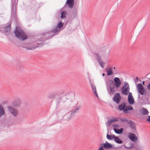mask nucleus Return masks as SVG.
Listing matches in <instances>:
<instances>
[{
	"label": "nucleus",
	"mask_w": 150,
	"mask_h": 150,
	"mask_svg": "<svg viewBox=\"0 0 150 150\" xmlns=\"http://www.w3.org/2000/svg\"><path fill=\"white\" fill-rule=\"evenodd\" d=\"M66 120L67 121L69 120L70 119L72 118L73 117H72L71 114L70 112L67 113L64 116Z\"/></svg>",
	"instance_id": "nucleus-20"
},
{
	"label": "nucleus",
	"mask_w": 150,
	"mask_h": 150,
	"mask_svg": "<svg viewBox=\"0 0 150 150\" xmlns=\"http://www.w3.org/2000/svg\"><path fill=\"white\" fill-rule=\"evenodd\" d=\"M43 45V43H38L37 45H34L30 46H22V47L28 50H33L38 47L42 46Z\"/></svg>",
	"instance_id": "nucleus-5"
},
{
	"label": "nucleus",
	"mask_w": 150,
	"mask_h": 150,
	"mask_svg": "<svg viewBox=\"0 0 150 150\" xmlns=\"http://www.w3.org/2000/svg\"><path fill=\"white\" fill-rule=\"evenodd\" d=\"M55 94L54 93H51L50 94L49 96L48 97L50 98H53L55 96Z\"/></svg>",
	"instance_id": "nucleus-35"
},
{
	"label": "nucleus",
	"mask_w": 150,
	"mask_h": 150,
	"mask_svg": "<svg viewBox=\"0 0 150 150\" xmlns=\"http://www.w3.org/2000/svg\"><path fill=\"white\" fill-rule=\"evenodd\" d=\"M113 69H115V67H113Z\"/></svg>",
	"instance_id": "nucleus-45"
},
{
	"label": "nucleus",
	"mask_w": 150,
	"mask_h": 150,
	"mask_svg": "<svg viewBox=\"0 0 150 150\" xmlns=\"http://www.w3.org/2000/svg\"><path fill=\"white\" fill-rule=\"evenodd\" d=\"M5 115V111L4 107L1 105H0V118Z\"/></svg>",
	"instance_id": "nucleus-23"
},
{
	"label": "nucleus",
	"mask_w": 150,
	"mask_h": 150,
	"mask_svg": "<svg viewBox=\"0 0 150 150\" xmlns=\"http://www.w3.org/2000/svg\"><path fill=\"white\" fill-rule=\"evenodd\" d=\"M91 85L94 94L96 95L97 97H98L96 89V86L92 83H91Z\"/></svg>",
	"instance_id": "nucleus-22"
},
{
	"label": "nucleus",
	"mask_w": 150,
	"mask_h": 150,
	"mask_svg": "<svg viewBox=\"0 0 150 150\" xmlns=\"http://www.w3.org/2000/svg\"><path fill=\"white\" fill-rule=\"evenodd\" d=\"M144 82H144V81H143V82H142V84H143V85H145V84H144Z\"/></svg>",
	"instance_id": "nucleus-43"
},
{
	"label": "nucleus",
	"mask_w": 150,
	"mask_h": 150,
	"mask_svg": "<svg viewBox=\"0 0 150 150\" xmlns=\"http://www.w3.org/2000/svg\"><path fill=\"white\" fill-rule=\"evenodd\" d=\"M140 112L143 115H146L149 113V112L146 108H143L142 110H140Z\"/></svg>",
	"instance_id": "nucleus-24"
},
{
	"label": "nucleus",
	"mask_w": 150,
	"mask_h": 150,
	"mask_svg": "<svg viewBox=\"0 0 150 150\" xmlns=\"http://www.w3.org/2000/svg\"><path fill=\"white\" fill-rule=\"evenodd\" d=\"M133 146V145L129 147H127V146H125L126 148L127 149H130V148H132Z\"/></svg>",
	"instance_id": "nucleus-42"
},
{
	"label": "nucleus",
	"mask_w": 150,
	"mask_h": 150,
	"mask_svg": "<svg viewBox=\"0 0 150 150\" xmlns=\"http://www.w3.org/2000/svg\"><path fill=\"white\" fill-rule=\"evenodd\" d=\"M53 36H54L57 35L60 31V30L55 28V29L53 30L50 31Z\"/></svg>",
	"instance_id": "nucleus-21"
},
{
	"label": "nucleus",
	"mask_w": 150,
	"mask_h": 150,
	"mask_svg": "<svg viewBox=\"0 0 150 150\" xmlns=\"http://www.w3.org/2000/svg\"><path fill=\"white\" fill-rule=\"evenodd\" d=\"M128 101L129 104L130 105L133 104L134 102L133 98H128Z\"/></svg>",
	"instance_id": "nucleus-31"
},
{
	"label": "nucleus",
	"mask_w": 150,
	"mask_h": 150,
	"mask_svg": "<svg viewBox=\"0 0 150 150\" xmlns=\"http://www.w3.org/2000/svg\"><path fill=\"white\" fill-rule=\"evenodd\" d=\"M121 122H128V120L127 119L124 118H122L121 119Z\"/></svg>",
	"instance_id": "nucleus-36"
},
{
	"label": "nucleus",
	"mask_w": 150,
	"mask_h": 150,
	"mask_svg": "<svg viewBox=\"0 0 150 150\" xmlns=\"http://www.w3.org/2000/svg\"><path fill=\"white\" fill-rule=\"evenodd\" d=\"M146 121L148 122H150V115L148 116V118L147 119Z\"/></svg>",
	"instance_id": "nucleus-39"
},
{
	"label": "nucleus",
	"mask_w": 150,
	"mask_h": 150,
	"mask_svg": "<svg viewBox=\"0 0 150 150\" xmlns=\"http://www.w3.org/2000/svg\"><path fill=\"white\" fill-rule=\"evenodd\" d=\"M63 26V23H62V22H60L57 25V26L56 27L58 29L61 30V29Z\"/></svg>",
	"instance_id": "nucleus-29"
},
{
	"label": "nucleus",
	"mask_w": 150,
	"mask_h": 150,
	"mask_svg": "<svg viewBox=\"0 0 150 150\" xmlns=\"http://www.w3.org/2000/svg\"><path fill=\"white\" fill-rule=\"evenodd\" d=\"M66 4L68 5V6L70 8H72L74 6V0H67Z\"/></svg>",
	"instance_id": "nucleus-15"
},
{
	"label": "nucleus",
	"mask_w": 150,
	"mask_h": 150,
	"mask_svg": "<svg viewBox=\"0 0 150 150\" xmlns=\"http://www.w3.org/2000/svg\"><path fill=\"white\" fill-rule=\"evenodd\" d=\"M18 0H17V1H18Z\"/></svg>",
	"instance_id": "nucleus-46"
},
{
	"label": "nucleus",
	"mask_w": 150,
	"mask_h": 150,
	"mask_svg": "<svg viewBox=\"0 0 150 150\" xmlns=\"http://www.w3.org/2000/svg\"><path fill=\"white\" fill-rule=\"evenodd\" d=\"M102 75L103 76H104L105 75V74L104 73H103L102 74Z\"/></svg>",
	"instance_id": "nucleus-44"
},
{
	"label": "nucleus",
	"mask_w": 150,
	"mask_h": 150,
	"mask_svg": "<svg viewBox=\"0 0 150 150\" xmlns=\"http://www.w3.org/2000/svg\"><path fill=\"white\" fill-rule=\"evenodd\" d=\"M115 136L113 134L109 135L108 133L107 134L106 137L107 139L110 140H112L114 139Z\"/></svg>",
	"instance_id": "nucleus-27"
},
{
	"label": "nucleus",
	"mask_w": 150,
	"mask_h": 150,
	"mask_svg": "<svg viewBox=\"0 0 150 150\" xmlns=\"http://www.w3.org/2000/svg\"><path fill=\"white\" fill-rule=\"evenodd\" d=\"M114 81L115 86L117 88H118L121 84V81L119 78L115 77L114 79Z\"/></svg>",
	"instance_id": "nucleus-11"
},
{
	"label": "nucleus",
	"mask_w": 150,
	"mask_h": 150,
	"mask_svg": "<svg viewBox=\"0 0 150 150\" xmlns=\"http://www.w3.org/2000/svg\"><path fill=\"white\" fill-rule=\"evenodd\" d=\"M42 37L39 39V41H43L52 38L53 36L50 31L45 32L41 35Z\"/></svg>",
	"instance_id": "nucleus-3"
},
{
	"label": "nucleus",
	"mask_w": 150,
	"mask_h": 150,
	"mask_svg": "<svg viewBox=\"0 0 150 150\" xmlns=\"http://www.w3.org/2000/svg\"><path fill=\"white\" fill-rule=\"evenodd\" d=\"M17 68L18 69H20L23 68L22 64L20 62H18L16 65Z\"/></svg>",
	"instance_id": "nucleus-32"
},
{
	"label": "nucleus",
	"mask_w": 150,
	"mask_h": 150,
	"mask_svg": "<svg viewBox=\"0 0 150 150\" xmlns=\"http://www.w3.org/2000/svg\"><path fill=\"white\" fill-rule=\"evenodd\" d=\"M149 79H150V78H149ZM147 88L148 90L150 91V82H149L147 86Z\"/></svg>",
	"instance_id": "nucleus-38"
},
{
	"label": "nucleus",
	"mask_w": 150,
	"mask_h": 150,
	"mask_svg": "<svg viewBox=\"0 0 150 150\" xmlns=\"http://www.w3.org/2000/svg\"><path fill=\"white\" fill-rule=\"evenodd\" d=\"M108 49V47H102L101 50L99 51V53H100V54L102 56H105V53L106 52L107 50Z\"/></svg>",
	"instance_id": "nucleus-16"
},
{
	"label": "nucleus",
	"mask_w": 150,
	"mask_h": 150,
	"mask_svg": "<svg viewBox=\"0 0 150 150\" xmlns=\"http://www.w3.org/2000/svg\"><path fill=\"white\" fill-rule=\"evenodd\" d=\"M135 79L136 80H134V81H135V83H136L138 81L139 78L137 77H136Z\"/></svg>",
	"instance_id": "nucleus-41"
},
{
	"label": "nucleus",
	"mask_w": 150,
	"mask_h": 150,
	"mask_svg": "<svg viewBox=\"0 0 150 150\" xmlns=\"http://www.w3.org/2000/svg\"><path fill=\"white\" fill-rule=\"evenodd\" d=\"M103 144V147L106 149H114L113 148V145L112 144L108 142L107 141H106L105 143Z\"/></svg>",
	"instance_id": "nucleus-14"
},
{
	"label": "nucleus",
	"mask_w": 150,
	"mask_h": 150,
	"mask_svg": "<svg viewBox=\"0 0 150 150\" xmlns=\"http://www.w3.org/2000/svg\"><path fill=\"white\" fill-rule=\"evenodd\" d=\"M118 108L120 110H122L124 113H128L129 110H131L133 109V107L131 106H126V103L124 102L118 106Z\"/></svg>",
	"instance_id": "nucleus-2"
},
{
	"label": "nucleus",
	"mask_w": 150,
	"mask_h": 150,
	"mask_svg": "<svg viewBox=\"0 0 150 150\" xmlns=\"http://www.w3.org/2000/svg\"><path fill=\"white\" fill-rule=\"evenodd\" d=\"M115 85L113 81L111 80H109L106 83V88L107 89L110 88L115 87Z\"/></svg>",
	"instance_id": "nucleus-12"
},
{
	"label": "nucleus",
	"mask_w": 150,
	"mask_h": 150,
	"mask_svg": "<svg viewBox=\"0 0 150 150\" xmlns=\"http://www.w3.org/2000/svg\"><path fill=\"white\" fill-rule=\"evenodd\" d=\"M113 74V71H112V67H110L109 68L108 70L107 71V74L108 76H110Z\"/></svg>",
	"instance_id": "nucleus-30"
},
{
	"label": "nucleus",
	"mask_w": 150,
	"mask_h": 150,
	"mask_svg": "<svg viewBox=\"0 0 150 150\" xmlns=\"http://www.w3.org/2000/svg\"><path fill=\"white\" fill-rule=\"evenodd\" d=\"M107 89L108 92L110 95H113L116 92V90L115 87L110 88Z\"/></svg>",
	"instance_id": "nucleus-17"
},
{
	"label": "nucleus",
	"mask_w": 150,
	"mask_h": 150,
	"mask_svg": "<svg viewBox=\"0 0 150 150\" xmlns=\"http://www.w3.org/2000/svg\"><path fill=\"white\" fill-rule=\"evenodd\" d=\"M133 98V96H132V93L131 92H129L128 98Z\"/></svg>",
	"instance_id": "nucleus-37"
},
{
	"label": "nucleus",
	"mask_w": 150,
	"mask_h": 150,
	"mask_svg": "<svg viewBox=\"0 0 150 150\" xmlns=\"http://www.w3.org/2000/svg\"><path fill=\"white\" fill-rule=\"evenodd\" d=\"M98 150H104L103 146H101L98 149Z\"/></svg>",
	"instance_id": "nucleus-40"
},
{
	"label": "nucleus",
	"mask_w": 150,
	"mask_h": 150,
	"mask_svg": "<svg viewBox=\"0 0 150 150\" xmlns=\"http://www.w3.org/2000/svg\"><path fill=\"white\" fill-rule=\"evenodd\" d=\"M94 54L95 56H96V58L98 62H99L101 60L100 56V53H94Z\"/></svg>",
	"instance_id": "nucleus-28"
},
{
	"label": "nucleus",
	"mask_w": 150,
	"mask_h": 150,
	"mask_svg": "<svg viewBox=\"0 0 150 150\" xmlns=\"http://www.w3.org/2000/svg\"><path fill=\"white\" fill-rule=\"evenodd\" d=\"M11 28V24H9L7 25L4 28V31L5 33L10 32Z\"/></svg>",
	"instance_id": "nucleus-18"
},
{
	"label": "nucleus",
	"mask_w": 150,
	"mask_h": 150,
	"mask_svg": "<svg viewBox=\"0 0 150 150\" xmlns=\"http://www.w3.org/2000/svg\"><path fill=\"white\" fill-rule=\"evenodd\" d=\"M122 93L124 95H127L129 92L130 90L129 86L128 83L125 81L124 82V86L122 88Z\"/></svg>",
	"instance_id": "nucleus-4"
},
{
	"label": "nucleus",
	"mask_w": 150,
	"mask_h": 150,
	"mask_svg": "<svg viewBox=\"0 0 150 150\" xmlns=\"http://www.w3.org/2000/svg\"><path fill=\"white\" fill-rule=\"evenodd\" d=\"M121 98V97L120 93H117L114 95L112 100L117 104H118Z\"/></svg>",
	"instance_id": "nucleus-8"
},
{
	"label": "nucleus",
	"mask_w": 150,
	"mask_h": 150,
	"mask_svg": "<svg viewBox=\"0 0 150 150\" xmlns=\"http://www.w3.org/2000/svg\"><path fill=\"white\" fill-rule=\"evenodd\" d=\"M15 36L21 40L23 41L27 37L24 31L16 28L14 31Z\"/></svg>",
	"instance_id": "nucleus-1"
},
{
	"label": "nucleus",
	"mask_w": 150,
	"mask_h": 150,
	"mask_svg": "<svg viewBox=\"0 0 150 150\" xmlns=\"http://www.w3.org/2000/svg\"><path fill=\"white\" fill-rule=\"evenodd\" d=\"M8 109L9 112L14 117H16L17 116L18 112L17 110L10 106L8 107Z\"/></svg>",
	"instance_id": "nucleus-6"
},
{
	"label": "nucleus",
	"mask_w": 150,
	"mask_h": 150,
	"mask_svg": "<svg viewBox=\"0 0 150 150\" xmlns=\"http://www.w3.org/2000/svg\"><path fill=\"white\" fill-rule=\"evenodd\" d=\"M137 88L138 90L139 93L141 95H143L144 92V87L141 83H138Z\"/></svg>",
	"instance_id": "nucleus-10"
},
{
	"label": "nucleus",
	"mask_w": 150,
	"mask_h": 150,
	"mask_svg": "<svg viewBox=\"0 0 150 150\" xmlns=\"http://www.w3.org/2000/svg\"><path fill=\"white\" fill-rule=\"evenodd\" d=\"M117 121V118H115L113 119H110L106 123V124L107 126H109L112 123L116 122Z\"/></svg>",
	"instance_id": "nucleus-19"
},
{
	"label": "nucleus",
	"mask_w": 150,
	"mask_h": 150,
	"mask_svg": "<svg viewBox=\"0 0 150 150\" xmlns=\"http://www.w3.org/2000/svg\"><path fill=\"white\" fill-rule=\"evenodd\" d=\"M128 137L131 141L134 143H136L138 139L135 134L131 132L128 134Z\"/></svg>",
	"instance_id": "nucleus-7"
},
{
	"label": "nucleus",
	"mask_w": 150,
	"mask_h": 150,
	"mask_svg": "<svg viewBox=\"0 0 150 150\" xmlns=\"http://www.w3.org/2000/svg\"><path fill=\"white\" fill-rule=\"evenodd\" d=\"M66 12L65 11H63L61 13V18H64L66 17Z\"/></svg>",
	"instance_id": "nucleus-33"
},
{
	"label": "nucleus",
	"mask_w": 150,
	"mask_h": 150,
	"mask_svg": "<svg viewBox=\"0 0 150 150\" xmlns=\"http://www.w3.org/2000/svg\"><path fill=\"white\" fill-rule=\"evenodd\" d=\"M114 140L115 142L117 144H121L123 143L122 140H120L118 137L115 136Z\"/></svg>",
	"instance_id": "nucleus-25"
},
{
	"label": "nucleus",
	"mask_w": 150,
	"mask_h": 150,
	"mask_svg": "<svg viewBox=\"0 0 150 150\" xmlns=\"http://www.w3.org/2000/svg\"><path fill=\"white\" fill-rule=\"evenodd\" d=\"M99 64L100 65V67L103 68L104 67V63L103 62L100 61L98 62Z\"/></svg>",
	"instance_id": "nucleus-34"
},
{
	"label": "nucleus",
	"mask_w": 150,
	"mask_h": 150,
	"mask_svg": "<svg viewBox=\"0 0 150 150\" xmlns=\"http://www.w3.org/2000/svg\"><path fill=\"white\" fill-rule=\"evenodd\" d=\"M80 108V106H78L76 107L75 109H73L70 112V113L71 114V116L72 117H74L75 114L78 112L79 109Z\"/></svg>",
	"instance_id": "nucleus-13"
},
{
	"label": "nucleus",
	"mask_w": 150,
	"mask_h": 150,
	"mask_svg": "<svg viewBox=\"0 0 150 150\" xmlns=\"http://www.w3.org/2000/svg\"><path fill=\"white\" fill-rule=\"evenodd\" d=\"M114 130L116 133L120 134L123 132V129L121 128L120 129H114Z\"/></svg>",
	"instance_id": "nucleus-26"
},
{
	"label": "nucleus",
	"mask_w": 150,
	"mask_h": 150,
	"mask_svg": "<svg viewBox=\"0 0 150 150\" xmlns=\"http://www.w3.org/2000/svg\"><path fill=\"white\" fill-rule=\"evenodd\" d=\"M128 124L129 125V126L132 130V132L134 133L136 132V128L135 127V124L131 120L128 122Z\"/></svg>",
	"instance_id": "nucleus-9"
}]
</instances>
